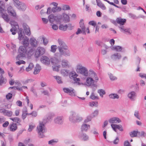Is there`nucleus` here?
Segmentation results:
<instances>
[{"mask_svg":"<svg viewBox=\"0 0 146 146\" xmlns=\"http://www.w3.org/2000/svg\"><path fill=\"white\" fill-rule=\"evenodd\" d=\"M79 23L80 27L82 30V33L85 34L86 28L84 24V20L83 19L81 20Z\"/></svg>","mask_w":146,"mask_h":146,"instance_id":"26","label":"nucleus"},{"mask_svg":"<svg viewBox=\"0 0 146 146\" xmlns=\"http://www.w3.org/2000/svg\"><path fill=\"white\" fill-rule=\"evenodd\" d=\"M34 53V50L33 48H31L28 51L27 54L29 56L33 55Z\"/></svg>","mask_w":146,"mask_h":146,"instance_id":"63","label":"nucleus"},{"mask_svg":"<svg viewBox=\"0 0 146 146\" xmlns=\"http://www.w3.org/2000/svg\"><path fill=\"white\" fill-rule=\"evenodd\" d=\"M63 21L65 22H67L70 21V18L69 16L66 14H64L63 15Z\"/></svg>","mask_w":146,"mask_h":146,"instance_id":"42","label":"nucleus"},{"mask_svg":"<svg viewBox=\"0 0 146 146\" xmlns=\"http://www.w3.org/2000/svg\"><path fill=\"white\" fill-rule=\"evenodd\" d=\"M57 46L56 45H52L51 47L50 51L53 53H55L56 51L57 48Z\"/></svg>","mask_w":146,"mask_h":146,"instance_id":"58","label":"nucleus"},{"mask_svg":"<svg viewBox=\"0 0 146 146\" xmlns=\"http://www.w3.org/2000/svg\"><path fill=\"white\" fill-rule=\"evenodd\" d=\"M62 18V16L60 15L55 16V21L57 24L60 23Z\"/></svg>","mask_w":146,"mask_h":146,"instance_id":"31","label":"nucleus"},{"mask_svg":"<svg viewBox=\"0 0 146 146\" xmlns=\"http://www.w3.org/2000/svg\"><path fill=\"white\" fill-rule=\"evenodd\" d=\"M90 128V125L86 123H83L82 125L81 130L82 131H87Z\"/></svg>","mask_w":146,"mask_h":146,"instance_id":"27","label":"nucleus"},{"mask_svg":"<svg viewBox=\"0 0 146 146\" xmlns=\"http://www.w3.org/2000/svg\"><path fill=\"white\" fill-rule=\"evenodd\" d=\"M69 70L67 69H62L61 70V73L63 76H67L69 73Z\"/></svg>","mask_w":146,"mask_h":146,"instance_id":"37","label":"nucleus"},{"mask_svg":"<svg viewBox=\"0 0 146 146\" xmlns=\"http://www.w3.org/2000/svg\"><path fill=\"white\" fill-rule=\"evenodd\" d=\"M111 126L115 132L117 131V129H118L121 131H123V128L121 125L115 124H111Z\"/></svg>","mask_w":146,"mask_h":146,"instance_id":"12","label":"nucleus"},{"mask_svg":"<svg viewBox=\"0 0 146 146\" xmlns=\"http://www.w3.org/2000/svg\"><path fill=\"white\" fill-rule=\"evenodd\" d=\"M13 4L18 9L20 4L22 2L20 1L19 0H13Z\"/></svg>","mask_w":146,"mask_h":146,"instance_id":"36","label":"nucleus"},{"mask_svg":"<svg viewBox=\"0 0 146 146\" xmlns=\"http://www.w3.org/2000/svg\"><path fill=\"white\" fill-rule=\"evenodd\" d=\"M63 91L65 93L68 94L71 96H74L75 95L74 90L72 88H63Z\"/></svg>","mask_w":146,"mask_h":146,"instance_id":"7","label":"nucleus"},{"mask_svg":"<svg viewBox=\"0 0 146 146\" xmlns=\"http://www.w3.org/2000/svg\"><path fill=\"white\" fill-rule=\"evenodd\" d=\"M23 113L22 114V118L24 119L26 117L28 114L27 113V109L26 108H24L23 110Z\"/></svg>","mask_w":146,"mask_h":146,"instance_id":"33","label":"nucleus"},{"mask_svg":"<svg viewBox=\"0 0 146 146\" xmlns=\"http://www.w3.org/2000/svg\"><path fill=\"white\" fill-rule=\"evenodd\" d=\"M10 24L13 27H14V28H16V29H19V26L17 22L15 21H11L10 22Z\"/></svg>","mask_w":146,"mask_h":146,"instance_id":"38","label":"nucleus"},{"mask_svg":"<svg viewBox=\"0 0 146 146\" xmlns=\"http://www.w3.org/2000/svg\"><path fill=\"white\" fill-rule=\"evenodd\" d=\"M10 119L12 120L13 122H16L17 123H19L21 121L20 119L17 117L10 118Z\"/></svg>","mask_w":146,"mask_h":146,"instance_id":"45","label":"nucleus"},{"mask_svg":"<svg viewBox=\"0 0 146 146\" xmlns=\"http://www.w3.org/2000/svg\"><path fill=\"white\" fill-rule=\"evenodd\" d=\"M7 12L10 15L15 17H16V13L14 9L12 7L9 6L8 7Z\"/></svg>","mask_w":146,"mask_h":146,"instance_id":"11","label":"nucleus"},{"mask_svg":"<svg viewBox=\"0 0 146 146\" xmlns=\"http://www.w3.org/2000/svg\"><path fill=\"white\" fill-rule=\"evenodd\" d=\"M90 98L92 100L99 99V98L97 96H95L94 93L93 92L92 93Z\"/></svg>","mask_w":146,"mask_h":146,"instance_id":"54","label":"nucleus"},{"mask_svg":"<svg viewBox=\"0 0 146 146\" xmlns=\"http://www.w3.org/2000/svg\"><path fill=\"white\" fill-rule=\"evenodd\" d=\"M5 11L4 9V5L3 4V2L0 1V13H3Z\"/></svg>","mask_w":146,"mask_h":146,"instance_id":"46","label":"nucleus"},{"mask_svg":"<svg viewBox=\"0 0 146 146\" xmlns=\"http://www.w3.org/2000/svg\"><path fill=\"white\" fill-rule=\"evenodd\" d=\"M0 113L8 117H11L13 115V112L12 111L6 110L4 108H0Z\"/></svg>","mask_w":146,"mask_h":146,"instance_id":"6","label":"nucleus"},{"mask_svg":"<svg viewBox=\"0 0 146 146\" xmlns=\"http://www.w3.org/2000/svg\"><path fill=\"white\" fill-rule=\"evenodd\" d=\"M92 117L90 115H89L87 117L86 119L84 120V122L85 123H87L88 122L90 121Z\"/></svg>","mask_w":146,"mask_h":146,"instance_id":"60","label":"nucleus"},{"mask_svg":"<svg viewBox=\"0 0 146 146\" xmlns=\"http://www.w3.org/2000/svg\"><path fill=\"white\" fill-rule=\"evenodd\" d=\"M75 69L77 72L85 76H87L89 75L87 69L86 67L82 66L80 63H78L76 65Z\"/></svg>","mask_w":146,"mask_h":146,"instance_id":"3","label":"nucleus"},{"mask_svg":"<svg viewBox=\"0 0 146 146\" xmlns=\"http://www.w3.org/2000/svg\"><path fill=\"white\" fill-rule=\"evenodd\" d=\"M98 93L99 94L100 96L102 98L103 97V96L106 93L105 90L102 89L98 90Z\"/></svg>","mask_w":146,"mask_h":146,"instance_id":"35","label":"nucleus"},{"mask_svg":"<svg viewBox=\"0 0 146 146\" xmlns=\"http://www.w3.org/2000/svg\"><path fill=\"white\" fill-rule=\"evenodd\" d=\"M136 93L134 91H131L129 92L127 95L131 101H134L136 97Z\"/></svg>","mask_w":146,"mask_h":146,"instance_id":"15","label":"nucleus"},{"mask_svg":"<svg viewBox=\"0 0 146 146\" xmlns=\"http://www.w3.org/2000/svg\"><path fill=\"white\" fill-rule=\"evenodd\" d=\"M14 83L18 85L21 84L20 82L18 81H16L15 82V81L11 79L9 81V84L11 85H13Z\"/></svg>","mask_w":146,"mask_h":146,"instance_id":"52","label":"nucleus"},{"mask_svg":"<svg viewBox=\"0 0 146 146\" xmlns=\"http://www.w3.org/2000/svg\"><path fill=\"white\" fill-rule=\"evenodd\" d=\"M114 49L117 52H121L122 49V48L120 46H116L114 47Z\"/></svg>","mask_w":146,"mask_h":146,"instance_id":"59","label":"nucleus"},{"mask_svg":"<svg viewBox=\"0 0 146 146\" xmlns=\"http://www.w3.org/2000/svg\"><path fill=\"white\" fill-rule=\"evenodd\" d=\"M23 26L26 34L28 36H30L31 33L30 28L29 26L26 23H23Z\"/></svg>","mask_w":146,"mask_h":146,"instance_id":"14","label":"nucleus"},{"mask_svg":"<svg viewBox=\"0 0 146 146\" xmlns=\"http://www.w3.org/2000/svg\"><path fill=\"white\" fill-rule=\"evenodd\" d=\"M58 42L59 44L58 48L60 55L65 57L70 56V52L65 43L60 38L58 39Z\"/></svg>","mask_w":146,"mask_h":146,"instance_id":"1","label":"nucleus"},{"mask_svg":"<svg viewBox=\"0 0 146 146\" xmlns=\"http://www.w3.org/2000/svg\"><path fill=\"white\" fill-rule=\"evenodd\" d=\"M18 29H16L14 27H12L10 30V31L12 33V34L13 35H15L17 33V30Z\"/></svg>","mask_w":146,"mask_h":146,"instance_id":"64","label":"nucleus"},{"mask_svg":"<svg viewBox=\"0 0 146 146\" xmlns=\"http://www.w3.org/2000/svg\"><path fill=\"white\" fill-rule=\"evenodd\" d=\"M58 141L57 139H52L48 141V144L49 145H54L55 143H57Z\"/></svg>","mask_w":146,"mask_h":146,"instance_id":"50","label":"nucleus"},{"mask_svg":"<svg viewBox=\"0 0 146 146\" xmlns=\"http://www.w3.org/2000/svg\"><path fill=\"white\" fill-rule=\"evenodd\" d=\"M76 113L74 111H71L70 112V115L69 117V121L72 123H76Z\"/></svg>","mask_w":146,"mask_h":146,"instance_id":"8","label":"nucleus"},{"mask_svg":"<svg viewBox=\"0 0 146 146\" xmlns=\"http://www.w3.org/2000/svg\"><path fill=\"white\" fill-rule=\"evenodd\" d=\"M16 45L12 43H11V48L13 50V52L14 54L16 52Z\"/></svg>","mask_w":146,"mask_h":146,"instance_id":"55","label":"nucleus"},{"mask_svg":"<svg viewBox=\"0 0 146 146\" xmlns=\"http://www.w3.org/2000/svg\"><path fill=\"white\" fill-rule=\"evenodd\" d=\"M89 105L90 106L93 107H98V102H90L89 103Z\"/></svg>","mask_w":146,"mask_h":146,"instance_id":"47","label":"nucleus"},{"mask_svg":"<svg viewBox=\"0 0 146 146\" xmlns=\"http://www.w3.org/2000/svg\"><path fill=\"white\" fill-rule=\"evenodd\" d=\"M61 10V8L60 7H53L52 9V11L54 13L60 11Z\"/></svg>","mask_w":146,"mask_h":146,"instance_id":"44","label":"nucleus"},{"mask_svg":"<svg viewBox=\"0 0 146 146\" xmlns=\"http://www.w3.org/2000/svg\"><path fill=\"white\" fill-rule=\"evenodd\" d=\"M45 124L46 121L45 120H44L42 122L39 121V125L37 126V127L38 133H39V137L41 138H42L44 137L43 133Z\"/></svg>","mask_w":146,"mask_h":146,"instance_id":"4","label":"nucleus"},{"mask_svg":"<svg viewBox=\"0 0 146 146\" xmlns=\"http://www.w3.org/2000/svg\"><path fill=\"white\" fill-rule=\"evenodd\" d=\"M9 88L13 89L15 90H17L19 91H23V89H22V86L21 87H19V86H15L13 87H11Z\"/></svg>","mask_w":146,"mask_h":146,"instance_id":"62","label":"nucleus"},{"mask_svg":"<svg viewBox=\"0 0 146 146\" xmlns=\"http://www.w3.org/2000/svg\"><path fill=\"white\" fill-rule=\"evenodd\" d=\"M45 50L42 47H38L36 49L35 54L36 58H38L43 55L45 52Z\"/></svg>","mask_w":146,"mask_h":146,"instance_id":"5","label":"nucleus"},{"mask_svg":"<svg viewBox=\"0 0 146 146\" xmlns=\"http://www.w3.org/2000/svg\"><path fill=\"white\" fill-rule=\"evenodd\" d=\"M10 131L12 132L15 131L17 129V124L13 122L11 123L9 126Z\"/></svg>","mask_w":146,"mask_h":146,"instance_id":"23","label":"nucleus"},{"mask_svg":"<svg viewBox=\"0 0 146 146\" xmlns=\"http://www.w3.org/2000/svg\"><path fill=\"white\" fill-rule=\"evenodd\" d=\"M60 62V59L55 57L51 59V62L53 64H57L58 63Z\"/></svg>","mask_w":146,"mask_h":146,"instance_id":"28","label":"nucleus"},{"mask_svg":"<svg viewBox=\"0 0 146 146\" xmlns=\"http://www.w3.org/2000/svg\"><path fill=\"white\" fill-rule=\"evenodd\" d=\"M108 75L109 77L111 80H115L117 79V78L111 73H109Z\"/></svg>","mask_w":146,"mask_h":146,"instance_id":"53","label":"nucleus"},{"mask_svg":"<svg viewBox=\"0 0 146 146\" xmlns=\"http://www.w3.org/2000/svg\"><path fill=\"white\" fill-rule=\"evenodd\" d=\"M26 8L27 7L25 4L24 3H22L21 4H20V5L18 9L22 11H24L26 9Z\"/></svg>","mask_w":146,"mask_h":146,"instance_id":"30","label":"nucleus"},{"mask_svg":"<svg viewBox=\"0 0 146 146\" xmlns=\"http://www.w3.org/2000/svg\"><path fill=\"white\" fill-rule=\"evenodd\" d=\"M41 69V68L39 64H37L35 68L34 74H38L40 72Z\"/></svg>","mask_w":146,"mask_h":146,"instance_id":"29","label":"nucleus"},{"mask_svg":"<svg viewBox=\"0 0 146 146\" xmlns=\"http://www.w3.org/2000/svg\"><path fill=\"white\" fill-rule=\"evenodd\" d=\"M121 57V56L120 54L117 53L113 54L111 56V59L114 60H119Z\"/></svg>","mask_w":146,"mask_h":146,"instance_id":"19","label":"nucleus"},{"mask_svg":"<svg viewBox=\"0 0 146 146\" xmlns=\"http://www.w3.org/2000/svg\"><path fill=\"white\" fill-rule=\"evenodd\" d=\"M97 5L100 8L103 10H105L106 9V7L102 3L101 1H98L96 0Z\"/></svg>","mask_w":146,"mask_h":146,"instance_id":"32","label":"nucleus"},{"mask_svg":"<svg viewBox=\"0 0 146 146\" xmlns=\"http://www.w3.org/2000/svg\"><path fill=\"white\" fill-rule=\"evenodd\" d=\"M138 133H140V132L137 131H133L130 133L129 134L131 137H135L137 136Z\"/></svg>","mask_w":146,"mask_h":146,"instance_id":"41","label":"nucleus"},{"mask_svg":"<svg viewBox=\"0 0 146 146\" xmlns=\"http://www.w3.org/2000/svg\"><path fill=\"white\" fill-rule=\"evenodd\" d=\"M54 121L55 123L58 124H62L63 123V119L62 116H58L54 119Z\"/></svg>","mask_w":146,"mask_h":146,"instance_id":"17","label":"nucleus"},{"mask_svg":"<svg viewBox=\"0 0 146 146\" xmlns=\"http://www.w3.org/2000/svg\"><path fill=\"white\" fill-rule=\"evenodd\" d=\"M109 97L110 98L113 99H118L119 98V96L116 94H111L109 95Z\"/></svg>","mask_w":146,"mask_h":146,"instance_id":"34","label":"nucleus"},{"mask_svg":"<svg viewBox=\"0 0 146 146\" xmlns=\"http://www.w3.org/2000/svg\"><path fill=\"white\" fill-rule=\"evenodd\" d=\"M82 119L83 118L82 117L78 115H76V123L81 121Z\"/></svg>","mask_w":146,"mask_h":146,"instance_id":"51","label":"nucleus"},{"mask_svg":"<svg viewBox=\"0 0 146 146\" xmlns=\"http://www.w3.org/2000/svg\"><path fill=\"white\" fill-rule=\"evenodd\" d=\"M60 67V66L59 64L54 65L52 67L53 70L57 72L59 71Z\"/></svg>","mask_w":146,"mask_h":146,"instance_id":"43","label":"nucleus"},{"mask_svg":"<svg viewBox=\"0 0 146 146\" xmlns=\"http://www.w3.org/2000/svg\"><path fill=\"white\" fill-rule=\"evenodd\" d=\"M54 77L55 78L58 84H60L62 83V81L61 80V78L59 76H54Z\"/></svg>","mask_w":146,"mask_h":146,"instance_id":"57","label":"nucleus"},{"mask_svg":"<svg viewBox=\"0 0 146 146\" xmlns=\"http://www.w3.org/2000/svg\"><path fill=\"white\" fill-rule=\"evenodd\" d=\"M59 28L60 30L63 31H65L67 29V27L66 25H64L62 24H61L59 26Z\"/></svg>","mask_w":146,"mask_h":146,"instance_id":"49","label":"nucleus"},{"mask_svg":"<svg viewBox=\"0 0 146 146\" xmlns=\"http://www.w3.org/2000/svg\"><path fill=\"white\" fill-rule=\"evenodd\" d=\"M34 80L32 79H28L23 81V83L24 84H26L29 83H31L33 82Z\"/></svg>","mask_w":146,"mask_h":146,"instance_id":"61","label":"nucleus"},{"mask_svg":"<svg viewBox=\"0 0 146 146\" xmlns=\"http://www.w3.org/2000/svg\"><path fill=\"white\" fill-rule=\"evenodd\" d=\"M89 76L86 80L85 85L87 86H93L94 82H97L99 80L97 74L92 70H89Z\"/></svg>","mask_w":146,"mask_h":146,"instance_id":"2","label":"nucleus"},{"mask_svg":"<svg viewBox=\"0 0 146 146\" xmlns=\"http://www.w3.org/2000/svg\"><path fill=\"white\" fill-rule=\"evenodd\" d=\"M6 80L2 75L0 76V86L6 83Z\"/></svg>","mask_w":146,"mask_h":146,"instance_id":"48","label":"nucleus"},{"mask_svg":"<svg viewBox=\"0 0 146 146\" xmlns=\"http://www.w3.org/2000/svg\"><path fill=\"white\" fill-rule=\"evenodd\" d=\"M26 46H21L19 48V52L20 55L22 57H25L27 53Z\"/></svg>","mask_w":146,"mask_h":146,"instance_id":"9","label":"nucleus"},{"mask_svg":"<svg viewBox=\"0 0 146 146\" xmlns=\"http://www.w3.org/2000/svg\"><path fill=\"white\" fill-rule=\"evenodd\" d=\"M78 76V74L74 71H71L70 73V77H72L73 78L76 77L77 76Z\"/></svg>","mask_w":146,"mask_h":146,"instance_id":"56","label":"nucleus"},{"mask_svg":"<svg viewBox=\"0 0 146 146\" xmlns=\"http://www.w3.org/2000/svg\"><path fill=\"white\" fill-rule=\"evenodd\" d=\"M4 12L1 13V14L2 17L3 19L7 22H8L9 21V19L8 17V15L6 13H4Z\"/></svg>","mask_w":146,"mask_h":146,"instance_id":"39","label":"nucleus"},{"mask_svg":"<svg viewBox=\"0 0 146 146\" xmlns=\"http://www.w3.org/2000/svg\"><path fill=\"white\" fill-rule=\"evenodd\" d=\"M61 65L63 68H68L70 66L69 61L66 59H63L61 61Z\"/></svg>","mask_w":146,"mask_h":146,"instance_id":"18","label":"nucleus"},{"mask_svg":"<svg viewBox=\"0 0 146 146\" xmlns=\"http://www.w3.org/2000/svg\"><path fill=\"white\" fill-rule=\"evenodd\" d=\"M54 116V114L52 113H49L46 116V123L50 122Z\"/></svg>","mask_w":146,"mask_h":146,"instance_id":"25","label":"nucleus"},{"mask_svg":"<svg viewBox=\"0 0 146 146\" xmlns=\"http://www.w3.org/2000/svg\"><path fill=\"white\" fill-rule=\"evenodd\" d=\"M119 28L121 31L124 33L130 35L132 33V31L130 28H125L124 26H119Z\"/></svg>","mask_w":146,"mask_h":146,"instance_id":"10","label":"nucleus"},{"mask_svg":"<svg viewBox=\"0 0 146 146\" xmlns=\"http://www.w3.org/2000/svg\"><path fill=\"white\" fill-rule=\"evenodd\" d=\"M30 44L33 47H36L38 46V42L34 38H31L30 39Z\"/></svg>","mask_w":146,"mask_h":146,"instance_id":"16","label":"nucleus"},{"mask_svg":"<svg viewBox=\"0 0 146 146\" xmlns=\"http://www.w3.org/2000/svg\"><path fill=\"white\" fill-rule=\"evenodd\" d=\"M48 19L49 22L51 23H53L55 21V16L53 14H51L49 15L48 17Z\"/></svg>","mask_w":146,"mask_h":146,"instance_id":"40","label":"nucleus"},{"mask_svg":"<svg viewBox=\"0 0 146 146\" xmlns=\"http://www.w3.org/2000/svg\"><path fill=\"white\" fill-rule=\"evenodd\" d=\"M78 137L80 139L84 141H86L89 139L88 136L85 133L80 134Z\"/></svg>","mask_w":146,"mask_h":146,"instance_id":"24","label":"nucleus"},{"mask_svg":"<svg viewBox=\"0 0 146 146\" xmlns=\"http://www.w3.org/2000/svg\"><path fill=\"white\" fill-rule=\"evenodd\" d=\"M18 39L20 41H21L22 39L24 37L26 36H25V34L23 31L22 29H20L19 31L18 32Z\"/></svg>","mask_w":146,"mask_h":146,"instance_id":"22","label":"nucleus"},{"mask_svg":"<svg viewBox=\"0 0 146 146\" xmlns=\"http://www.w3.org/2000/svg\"><path fill=\"white\" fill-rule=\"evenodd\" d=\"M108 121L111 124L119 123L121 122V120L117 117H113L110 119Z\"/></svg>","mask_w":146,"mask_h":146,"instance_id":"13","label":"nucleus"},{"mask_svg":"<svg viewBox=\"0 0 146 146\" xmlns=\"http://www.w3.org/2000/svg\"><path fill=\"white\" fill-rule=\"evenodd\" d=\"M117 23L119 24L120 26H123L126 23V20L125 19H122L121 17L117 18L116 19Z\"/></svg>","mask_w":146,"mask_h":146,"instance_id":"20","label":"nucleus"},{"mask_svg":"<svg viewBox=\"0 0 146 146\" xmlns=\"http://www.w3.org/2000/svg\"><path fill=\"white\" fill-rule=\"evenodd\" d=\"M21 42L23 46L26 47L28 46L29 44V38L26 36L24 37L22 39Z\"/></svg>","mask_w":146,"mask_h":146,"instance_id":"21","label":"nucleus"}]
</instances>
